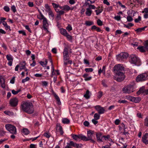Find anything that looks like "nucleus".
<instances>
[{"label": "nucleus", "instance_id": "obj_1", "mask_svg": "<svg viewBox=\"0 0 148 148\" xmlns=\"http://www.w3.org/2000/svg\"><path fill=\"white\" fill-rule=\"evenodd\" d=\"M21 108L23 110L28 114H32L34 112L33 106L30 102H24L21 105Z\"/></svg>", "mask_w": 148, "mask_h": 148}, {"label": "nucleus", "instance_id": "obj_2", "mask_svg": "<svg viewBox=\"0 0 148 148\" xmlns=\"http://www.w3.org/2000/svg\"><path fill=\"white\" fill-rule=\"evenodd\" d=\"M68 53V47H65L63 52L64 64L65 65H66L69 64H71L72 63V60H69V56Z\"/></svg>", "mask_w": 148, "mask_h": 148}, {"label": "nucleus", "instance_id": "obj_3", "mask_svg": "<svg viewBox=\"0 0 148 148\" xmlns=\"http://www.w3.org/2000/svg\"><path fill=\"white\" fill-rule=\"evenodd\" d=\"M97 141L99 142H105L108 141L110 135H103L101 133H97L96 135Z\"/></svg>", "mask_w": 148, "mask_h": 148}, {"label": "nucleus", "instance_id": "obj_4", "mask_svg": "<svg viewBox=\"0 0 148 148\" xmlns=\"http://www.w3.org/2000/svg\"><path fill=\"white\" fill-rule=\"evenodd\" d=\"M134 84H129L123 88L122 90L123 93L130 94L134 91Z\"/></svg>", "mask_w": 148, "mask_h": 148}, {"label": "nucleus", "instance_id": "obj_5", "mask_svg": "<svg viewBox=\"0 0 148 148\" xmlns=\"http://www.w3.org/2000/svg\"><path fill=\"white\" fill-rule=\"evenodd\" d=\"M128 56V54L127 53L121 52L119 55H116V59L117 61L122 62L126 60Z\"/></svg>", "mask_w": 148, "mask_h": 148}, {"label": "nucleus", "instance_id": "obj_6", "mask_svg": "<svg viewBox=\"0 0 148 148\" xmlns=\"http://www.w3.org/2000/svg\"><path fill=\"white\" fill-rule=\"evenodd\" d=\"M130 62L132 64L136 65L139 66L140 64V60L136 55H132L130 56Z\"/></svg>", "mask_w": 148, "mask_h": 148}, {"label": "nucleus", "instance_id": "obj_7", "mask_svg": "<svg viewBox=\"0 0 148 148\" xmlns=\"http://www.w3.org/2000/svg\"><path fill=\"white\" fill-rule=\"evenodd\" d=\"M148 79V73H144L138 75L136 77L137 82L144 81Z\"/></svg>", "mask_w": 148, "mask_h": 148}, {"label": "nucleus", "instance_id": "obj_8", "mask_svg": "<svg viewBox=\"0 0 148 148\" xmlns=\"http://www.w3.org/2000/svg\"><path fill=\"white\" fill-rule=\"evenodd\" d=\"M125 76L123 72H119L116 73L114 79L118 82H121L125 79Z\"/></svg>", "mask_w": 148, "mask_h": 148}, {"label": "nucleus", "instance_id": "obj_9", "mask_svg": "<svg viewBox=\"0 0 148 148\" xmlns=\"http://www.w3.org/2000/svg\"><path fill=\"white\" fill-rule=\"evenodd\" d=\"M114 70L116 72V73H118L119 72H123L122 71L124 70L125 68L123 66V65L119 64L115 65L114 67Z\"/></svg>", "mask_w": 148, "mask_h": 148}, {"label": "nucleus", "instance_id": "obj_10", "mask_svg": "<svg viewBox=\"0 0 148 148\" xmlns=\"http://www.w3.org/2000/svg\"><path fill=\"white\" fill-rule=\"evenodd\" d=\"M71 136L76 141L79 140L80 139H81L83 140H87L86 137L82 134L76 135L72 134H71Z\"/></svg>", "mask_w": 148, "mask_h": 148}, {"label": "nucleus", "instance_id": "obj_11", "mask_svg": "<svg viewBox=\"0 0 148 148\" xmlns=\"http://www.w3.org/2000/svg\"><path fill=\"white\" fill-rule=\"evenodd\" d=\"M127 99L130 101L135 103H139L141 100V98L139 97H134L129 96L127 97Z\"/></svg>", "mask_w": 148, "mask_h": 148}, {"label": "nucleus", "instance_id": "obj_12", "mask_svg": "<svg viewBox=\"0 0 148 148\" xmlns=\"http://www.w3.org/2000/svg\"><path fill=\"white\" fill-rule=\"evenodd\" d=\"M18 100L16 98H14L10 100L9 104L10 106L13 107L16 106L18 104Z\"/></svg>", "mask_w": 148, "mask_h": 148}, {"label": "nucleus", "instance_id": "obj_13", "mask_svg": "<svg viewBox=\"0 0 148 148\" xmlns=\"http://www.w3.org/2000/svg\"><path fill=\"white\" fill-rule=\"evenodd\" d=\"M94 107L95 109L99 114H103L105 112V110L104 108L99 105H97Z\"/></svg>", "mask_w": 148, "mask_h": 148}, {"label": "nucleus", "instance_id": "obj_14", "mask_svg": "<svg viewBox=\"0 0 148 148\" xmlns=\"http://www.w3.org/2000/svg\"><path fill=\"white\" fill-rule=\"evenodd\" d=\"M43 27L44 29L46 30L48 32H49L48 30V28L49 27V24L47 22V20L46 18L44 19L42 21Z\"/></svg>", "mask_w": 148, "mask_h": 148}, {"label": "nucleus", "instance_id": "obj_15", "mask_svg": "<svg viewBox=\"0 0 148 148\" xmlns=\"http://www.w3.org/2000/svg\"><path fill=\"white\" fill-rule=\"evenodd\" d=\"M100 114L99 113H95L94 116V119H93V123L95 125L98 123V120L100 119Z\"/></svg>", "mask_w": 148, "mask_h": 148}, {"label": "nucleus", "instance_id": "obj_16", "mask_svg": "<svg viewBox=\"0 0 148 148\" xmlns=\"http://www.w3.org/2000/svg\"><path fill=\"white\" fill-rule=\"evenodd\" d=\"M142 141L145 144H148V133H146L143 136Z\"/></svg>", "mask_w": 148, "mask_h": 148}, {"label": "nucleus", "instance_id": "obj_17", "mask_svg": "<svg viewBox=\"0 0 148 148\" xmlns=\"http://www.w3.org/2000/svg\"><path fill=\"white\" fill-rule=\"evenodd\" d=\"M92 8V5H90L89 8L86 9V14L87 16H89L91 14L92 11L91 9Z\"/></svg>", "mask_w": 148, "mask_h": 148}, {"label": "nucleus", "instance_id": "obj_18", "mask_svg": "<svg viewBox=\"0 0 148 148\" xmlns=\"http://www.w3.org/2000/svg\"><path fill=\"white\" fill-rule=\"evenodd\" d=\"M52 94L53 95L55 99L57 101V103L59 105H61V103L59 97L53 90H52Z\"/></svg>", "mask_w": 148, "mask_h": 148}, {"label": "nucleus", "instance_id": "obj_19", "mask_svg": "<svg viewBox=\"0 0 148 148\" xmlns=\"http://www.w3.org/2000/svg\"><path fill=\"white\" fill-rule=\"evenodd\" d=\"M0 85L3 88H5V80L0 75Z\"/></svg>", "mask_w": 148, "mask_h": 148}, {"label": "nucleus", "instance_id": "obj_20", "mask_svg": "<svg viewBox=\"0 0 148 148\" xmlns=\"http://www.w3.org/2000/svg\"><path fill=\"white\" fill-rule=\"evenodd\" d=\"M60 9L63 10H64L66 12L69 11L70 10L71 8L68 5H64L60 7Z\"/></svg>", "mask_w": 148, "mask_h": 148}, {"label": "nucleus", "instance_id": "obj_21", "mask_svg": "<svg viewBox=\"0 0 148 148\" xmlns=\"http://www.w3.org/2000/svg\"><path fill=\"white\" fill-rule=\"evenodd\" d=\"M5 127L6 130H16V127L11 124H6Z\"/></svg>", "mask_w": 148, "mask_h": 148}, {"label": "nucleus", "instance_id": "obj_22", "mask_svg": "<svg viewBox=\"0 0 148 148\" xmlns=\"http://www.w3.org/2000/svg\"><path fill=\"white\" fill-rule=\"evenodd\" d=\"M92 136V133L90 130L87 132V137H86V140H84V141H88L89 140H91Z\"/></svg>", "mask_w": 148, "mask_h": 148}, {"label": "nucleus", "instance_id": "obj_23", "mask_svg": "<svg viewBox=\"0 0 148 148\" xmlns=\"http://www.w3.org/2000/svg\"><path fill=\"white\" fill-rule=\"evenodd\" d=\"M142 12L144 13V17L145 18H148V8H145Z\"/></svg>", "mask_w": 148, "mask_h": 148}, {"label": "nucleus", "instance_id": "obj_24", "mask_svg": "<svg viewBox=\"0 0 148 148\" xmlns=\"http://www.w3.org/2000/svg\"><path fill=\"white\" fill-rule=\"evenodd\" d=\"M20 66V70H22L24 69H25L26 62L25 61H23L21 63L19 64Z\"/></svg>", "mask_w": 148, "mask_h": 148}, {"label": "nucleus", "instance_id": "obj_25", "mask_svg": "<svg viewBox=\"0 0 148 148\" xmlns=\"http://www.w3.org/2000/svg\"><path fill=\"white\" fill-rule=\"evenodd\" d=\"M84 97L86 99H88L90 98V92L88 90H87L85 94H84Z\"/></svg>", "mask_w": 148, "mask_h": 148}, {"label": "nucleus", "instance_id": "obj_26", "mask_svg": "<svg viewBox=\"0 0 148 148\" xmlns=\"http://www.w3.org/2000/svg\"><path fill=\"white\" fill-rule=\"evenodd\" d=\"M62 122L64 124H69L70 123V121L67 118H63L62 119Z\"/></svg>", "mask_w": 148, "mask_h": 148}, {"label": "nucleus", "instance_id": "obj_27", "mask_svg": "<svg viewBox=\"0 0 148 148\" xmlns=\"http://www.w3.org/2000/svg\"><path fill=\"white\" fill-rule=\"evenodd\" d=\"M55 11L58 13L57 14L60 16L64 14V12L63 10H59L58 9H55Z\"/></svg>", "mask_w": 148, "mask_h": 148}, {"label": "nucleus", "instance_id": "obj_28", "mask_svg": "<svg viewBox=\"0 0 148 148\" xmlns=\"http://www.w3.org/2000/svg\"><path fill=\"white\" fill-rule=\"evenodd\" d=\"M147 27V26H145L144 27L139 28L137 29H136L135 30V31L137 32V33L140 32H142L143 31L145 30V29Z\"/></svg>", "mask_w": 148, "mask_h": 148}, {"label": "nucleus", "instance_id": "obj_29", "mask_svg": "<svg viewBox=\"0 0 148 148\" xmlns=\"http://www.w3.org/2000/svg\"><path fill=\"white\" fill-rule=\"evenodd\" d=\"M38 11L40 12V15L37 16V18L41 20L42 19L43 20H44V19H45L46 18L44 16L41 12L39 10H38Z\"/></svg>", "mask_w": 148, "mask_h": 148}, {"label": "nucleus", "instance_id": "obj_30", "mask_svg": "<svg viewBox=\"0 0 148 148\" xmlns=\"http://www.w3.org/2000/svg\"><path fill=\"white\" fill-rule=\"evenodd\" d=\"M60 32L61 34L64 35V36H65L67 34V31L66 30V29H60Z\"/></svg>", "mask_w": 148, "mask_h": 148}, {"label": "nucleus", "instance_id": "obj_31", "mask_svg": "<svg viewBox=\"0 0 148 148\" xmlns=\"http://www.w3.org/2000/svg\"><path fill=\"white\" fill-rule=\"evenodd\" d=\"M145 86H143L142 87L140 88L139 90L138 91L137 93L138 94H140L141 93H143L145 90Z\"/></svg>", "mask_w": 148, "mask_h": 148}, {"label": "nucleus", "instance_id": "obj_32", "mask_svg": "<svg viewBox=\"0 0 148 148\" xmlns=\"http://www.w3.org/2000/svg\"><path fill=\"white\" fill-rule=\"evenodd\" d=\"M6 57L7 60L8 61H13V58L12 56L10 54H8L6 55Z\"/></svg>", "mask_w": 148, "mask_h": 148}, {"label": "nucleus", "instance_id": "obj_33", "mask_svg": "<svg viewBox=\"0 0 148 148\" xmlns=\"http://www.w3.org/2000/svg\"><path fill=\"white\" fill-rule=\"evenodd\" d=\"M145 47H144L143 46H140L137 48V49L142 52H145Z\"/></svg>", "mask_w": 148, "mask_h": 148}, {"label": "nucleus", "instance_id": "obj_34", "mask_svg": "<svg viewBox=\"0 0 148 148\" xmlns=\"http://www.w3.org/2000/svg\"><path fill=\"white\" fill-rule=\"evenodd\" d=\"M45 7L46 8V11L47 12L51 10L49 6L47 4H46L45 5Z\"/></svg>", "mask_w": 148, "mask_h": 148}, {"label": "nucleus", "instance_id": "obj_35", "mask_svg": "<svg viewBox=\"0 0 148 148\" xmlns=\"http://www.w3.org/2000/svg\"><path fill=\"white\" fill-rule=\"evenodd\" d=\"M21 132L23 135H27L29 133V132L28 130H22Z\"/></svg>", "mask_w": 148, "mask_h": 148}, {"label": "nucleus", "instance_id": "obj_36", "mask_svg": "<svg viewBox=\"0 0 148 148\" xmlns=\"http://www.w3.org/2000/svg\"><path fill=\"white\" fill-rule=\"evenodd\" d=\"M103 93L101 91L99 92L97 94V97L99 99H100L103 96Z\"/></svg>", "mask_w": 148, "mask_h": 148}, {"label": "nucleus", "instance_id": "obj_37", "mask_svg": "<svg viewBox=\"0 0 148 148\" xmlns=\"http://www.w3.org/2000/svg\"><path fill=\"white\" fill-rule=\"evenodd\" d=\"M52 5L53 8H54L55 10V9H58V8H59L60 9V7H61V6L59 5L58 4H57L54 3H52Z\"/></svg>", "mask_w": 148, "mask_h": 148}, {"label": "nucleus", "instance_id": "obj_38", "mask_svg": "<svg viewBox=\"0 0 148 148\" xmlns=\"http://www.w3.org/2000/svg\"><path fill=\"white\" fill-rule=\"evenodd\" d=\"M120 130H125L126 128L125 127V125L123 123H121L120 125Z\"/></svg>", "mask_w": 148, "mask_h": 148}, {"label": "nucleus", "instance_id": "obj_39", "mask_svg": "<svg viewBox=\"0 0 148 148\" xmlns=\"http://www.w3.org/2000/svg\"><path fill=\"white\" fill-rule=\"evenodd\" d=\"M66 37L67 39L69 41H72V37L71 36L69 35L68 33L65 36Z\"/></svg>", "mask_w": 148, "mask_h": 148}, {"label": "nucleus", "instance_id": "obj_40", "mask_svg": "<svg viewBox=\"0 0 148 148\" xmlns=\"http://www.w3.org/2000/svg\"><path fill=\"white\" fill-rule=\"evenodd\" d=\"M118 102L120 103H124V104H126L127 103H128V101L125 100H119L118 101Z\"/></svg>", "mask_w": 148, "mask_h": 148}, {"label": "nucleus", "instance_id": "obj_41", "mask_svg": "<svg viewBox=\"0 0 148 148\" xmlns=\"http://www.w3.org/2000/svg\"><path fill=\"white\" fill-rule=\"evenodd\" d=\"M93 29H95L97 32H101V31L100 28L95 25H93Z\"/></svg>", "mask_w": 148, "mask_h": 148}, {"label": "nucleus", "instance_id": "obj_42", "mask_svg": "<svg viewBox=\"0 0 148 148\" xmlns=\"http://www.w3.org/2000/svg\"><path fill=\"white\" fill-rule=\"evenodd\" d=\"M103 11L102 9H97L95 10V12H96V15H98L101 13Z\"/></svg>", "mask_w": 148, "mask_h": 148}, {"label": "nucleus", "instance_id": "obj_43", "mask_svg": "<svg viewBox=\"0 0 148 148\" xmlns=\"http://www.w3.org/2000/svg\"><path fill=\"white\" fill-rule=\"evenodd\" d=\"M133 25L134 24L133 23H129L127 25H125L124 26L127 28L130 29L131 27H132Z\"/></svg>", "mask_w": 148, "mask_h": 148}, {"label": "nucleus", "instance_id": "obj_44", "mask_svg": "<svg viewBox=\"0 0 148 148\" xmlns=\"http://www.w3.org/2000/svg\"><path fill=\"white\" fill-rule=\"evenodd\" d=\"M67 144H69L71 147V146L73 147H76V143H74L72 141H70L69 143H67Z\"/></svg>", "mask_w": 148, "mask_h": 148}, {"label": "nucleus", "instance_id": "obj_45", "mask_svg": "<svg viewBox=\"0 0 148 148\" xmlns=\"http://www.w3.org/2000/svg\"><path fill=\"white\" fill-rule=\"evenodd\" d=\"M144 124L145 126L148 127V117H146L145 119Z\"/></svg>", "mask_w": 148, "mask_h": 148}, {"label": "nucleus", "instance_id": "obj_46", "mask_svg": "<svg viewBox=\"0 0 148 148\" xmlns=\"http://www.w3.org/2000/svg\"><path fill=\"white\" fill-rule=\"evenodd\" d=\"M43 135L44 136L47 138H49L51 136L50 133L47 132L43 134Z\"/></svg>", "mask_w": 148, "mask_h": 148}, {"label": "nucleus", "instance_id": "obj_47", "mask_svg": "<svg viewBox=\"0 0 148 148\" xmlns=\"http://www.w3.org/2000/svg\"><path fill=\"white\" fill-rule=\"evenodd\" d=\"M56 132L57 134H60L61 135H62L64 133L63 130H56Z\"/></svg>", "mask_w": 148, "mask_h": 148}, {"label": "nucleus", "instance_id": "obj_48", "mask_svg": "<svg viewBox=\"0 0 148 148\" xmlns=\"http://www.w3.org/2000/svg\"><path fill=\"white\" fill-rule=\"evenodd\" d=\"M21 91V89H19V90H18L17 91H15L14 90H13L12 91V92L13 94L15 95L17 94L19 92Z\"/></svg>", "mask_w": 148, "mask_h": 148}, {"label": "nucleus", "instance_id": "obj_49", "mask_svg": "<svg viewBox=\"0 0 148 148\" xmlns=\"http://www.w3.org/2000/svg\"><path fill=\"white\" fill-rule=\"evenodd\" d=\"M62 127L59 123H57L56 125V130H62Z\"/></svg>", "mask_w": 148, "mask_h": 148}, {"label": "nucleus", "instance_id": "obj_50", "mask_svg": "<svg viewBox=\"0 0 148 148\" xmlns=\"http://www.w3.org/2000/svg\"><path fill=\"white\" fill-rule=\"evenodd\" d=\"M66 29L69 32L72 30V28L70 25L69 24L66 27Z\"/></svg>", "mask_w": 148, "mask_h": 148}, {"label": "nucleus", "instance_id": "obj_51", "mask_svg": "<svg viewBox=\"0 0 148 148\" xmlns=\"http://www.w3.org/2000/svg\"><path fill=\"white\" fill-rule=\"evenodd\" d=\"M146 49L148 52V40H147L145 41V43L144 44Z\"/></svg>", "mask_w": 148, "mask_h": 148}, {"label": "nucleus", "instance_id": "obj_52", "mask_svg": "<svg viewBox=\"0 0 148 148\" xmlns=\"http://www.w3.org/2000/svg\"><path fill=\"white\" fill-rule=\"evenodd\" d=\"M97 23L99 26H102L103 25V22L100 19H99L97 20Z\"/></svg>", "mask_w": 148, "mask_h": 148}, {"label": "nucleus", "instance_id": "obj_53", "mask_svg": "<svg viewBox=\"0 0 148 148\" xmlns=\"http://www.w3.org/2000/svg\"><path fill=\"white\" fill-rule=\"evenodd\" d=\"M127 19L128 22H131L133 20V18L130 16H127Z\"/></svg>", "mask_w": 148, "mask_h": 148}, {"label": "nucleus", "instance_id": "obj_54", "mask_svg": "<svg viewBox=\"0 0 148 148\" xmlns=\"http://www.w3.org/2000/svg\"><path fill=\"white\" fill-rule=\"evenodd\" d=\"M141 20V17L140 16H139L137 18L135 19L134 20V21L136 23H138L139 21Z\"/></svg>", "mask_w": 148, "mask_h": 148}, {"label": "nucleus", "instance_id": "obj_55", "mask_svg": "<svg viewBox=\"0 0 148 148\" xmlns=\"http://www.w3.org/2000/svg\"><path fill=\"white\" fill-rule=\"evenodd\" d=\"M39 122L38 121H35L34 122V126L36 127H39Z\"/></svg>", "mask_w": 148, "mask_h": 148}, {"label": "nucleus", "instance_id": "obj_56", "mask_svg": "<svg viewBox=\"0 0 148 148\" xmlns=\"http://www.w3.org/2000/svg\"><path fill=\"white\" fill-rule=\"evenodd\" d=\"M10 132L13 134V135L16 134V130H8Z\"/></svg>", "mask_w": 148, "mask_h": 148}, {"label": "nucleus", "instance_id": "obj_57", "mask_svg": "<svg viewBox=\"0 0 148 148\" xmlns=\"http://www.w3.org/2000/svg\"><path fill=\"white\" fill-rule=\"evenodd\" d=\"M136 1H137L138 3L139 4H140L141 5H142L144 4V0H135Z\"/></svg>", "mask_w": 148, "mask_h": 148}, {"label": "nucleus", "instance_id": "obj_58", "mask_svg": "<svg viewBox=\"0 0 148 148\" xmlns=\"http://www.w3.org/2000/svg\"><path fill=\"white\" fill-rule=\"evenodd\" d=\"M48 13L49 16L52 17L53 19L54 18V15L52 11L51 10Z\"/></svg>", "mask_w": 148, "mask_h": 148}, {"label": "nucleus", "instance_id": "obj_59", "mask_svg": "<svg viewBox=\"0 0 148 148\" xmlns=\"http://www.w3.org/2000/svg\"><path fill=\"white\" fill-rule=\"evenodd\" d=\"M85 24L87 26H90L92 25V22L89 21H86L85 22Z\"/></svg>", "mask_w": 148, "mask_h": 148}, {"label": "nucleus", "instance_id": "obj_60", "mask_svg": "<svg viewBox=\"0 0 148 148\" xmlns=\"http://www.w3.org/2000/svg\"><path fill=\"white\" fill-rule=\"evenodd\" d=\"M117 4L123 8H125V5H123L120 1H118L117 3Z\"/></svg>", "mask_w": 148, "mask_h": 148}, {"label": "nucleus", "instance_id": "obj_61", "mask_svg": "<svg viewBox=\"0 0 148 148\" xmlns=\"http://www.w3.org/2000/svg\"><path fill=\"white\" fill-rule=\"evenodd\" d=\"M85 71L86 72H92V68H86L85 69Z\"/></svg>", "mask_w": 148, "mask_h": 148}, {"label": "nucleus", "instance_id": "obj_62", "mask_svg": "<svg viewBox=\"0 0 148 148\" xmlns=\"http://www.w3.org/2000/svg\"><path fill=\"white\" fill-rule=\"evenodd\" d=\"M4 10L7 12H8L10 10L9 8L7 6H5L3 8Z\"/></svg>", "mask_w": 148, "mask_h": 148}, {"label": "nucleus", "instance_id": "obj_63", "mask_svg": "<svg viewBox=\"0 0 148 148\" xmlns=\"http://www.w3.org/2000/svg\"><path fill=\"white\" fill-rule=\"evenodd\" d=\"M114 19L117 21H119L121 20V17L119 16H116L114 17Z\"/></svg>", "mask_w": 148, "mask_h": 148}, {"label": "nucleus", "instance_id": "obj_64", "mask_svg": "<svg viewBox=\"0 0 148 148\" xmlns=\"http://www.w3.org/2000/svg\"><path fill=\"white\" fill-rule=\"evenodd\" d=\"M11 10L12 11L14 12L15 13L16 12V7L15 6L13 5L12 6H11Z\"/></svg>", "mask_w": 148, "mask_h": 148}]
</instances>
